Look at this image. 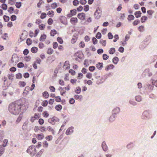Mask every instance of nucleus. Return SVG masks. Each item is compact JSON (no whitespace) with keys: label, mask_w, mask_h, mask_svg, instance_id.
Here are the masks:
<instances>
[{"label":"nucleus","mask_w":157,"mask_h":157,"mask_svg":"<svg viewBox=\"0 0 157 157\" xmlns=\"http://www.w3.org/2000/svg\"><path fill=\"white\" fill-rule=\"evenodd\" d=\"M23 106V105L19 101H16L10 104L8 109L11 113L18 115L21 112Z\"/></svg>","instance_id":"f257e3e1"},{"label":"nucleus","mask_w":157,"mask_h":157,"mask_svg":"<svg viewBox=\"0 0 157 157\" xmlns=\"http://www.w3.org/2000/svg\"><path fill=\"white\" fill-rule=\"evenodd\" d=\"M27 152L31 155H34L36 153L35 147L33 145L29 147L27 150Z\"/></svg>","instance_id":"f03ea898"},{"label":"nucleus","mask_w":157,"mask_h":157,"mask_svg":"<svg viewBox=\"0 0 157 157\" xmlns=\"http://www.w3.org/2000/svg\"><path fill=\"white\" fill-rule=\"evenodd\" d=\"M19 58L16 54H13L12 57L11 62L12 63H16L19 61Z\"/></svg>","instance_id":"7ed1b4c3"},{"label":"nucleus","mask_w":157,"mask_h":157,"mask_svg":"<svg viewBox=\"0 0 157 157\" xmlns=\"http://www.w3.org/2000/svg\"><path fill=\"white\" fill-rule=\"evenodd\" d=\"M40 117V116L38 113H35L33 116H32L30 119V121L33 123L36 120H38Z\"/></svg>","instance_id":"20e7f679"},{"label":"nucleus","mask_w":157,"mask_h":157,"mask_svg":"<svg viewBox=\"0 0 157 157\" xmlns=\"http://www.w3.org/2000/svg\"><path fill=\"white\" fill-rule=\"evenodd\" d=\"M59 20L62 24L65 25L67 24V19L65 16H60L59 17Z\"/></svg>","instance_id":"39448f33"},{"label":"nucleus","mask_w":157,"mask_h":157,"mask_svg":"<svg viewBox=\"0 0 157 157\" xmlns=\"http://www.w3.org/2000/svg\"><path fill=\"white\" fill-rule=\"evenodd\" d=\"M70 13L67 14V17H71L75 15L76 14V10L75 9L71 10Z\"/></svg>","instance_id":"423d86ee"},{"label":"nucleus","mask_w":157,"mask_h":157,"mask_svg":"<svg viewBox=\"0 0 157 157\" xmlns=\"http://www.w3.org/2000/svg\"><path fill=\"white\" fill-rule=\"evenodd\" d=\"M78 19L82 20H84L85 19L86 15L83 13H78L77 15Z\"/></svg>","instance_id":"0eeeda50"},{"label":"nucleus","mask_w":157,"mask_h":157,"mask_svg":"<svg viewBox=\"0 0 157 157\" xmlns=\"http://www.w3.org/2000/svg\"><path fill=\"white\" fill-rule=\"evenodd\" d=\"M70 22L73 25H75L78 22V20L77 17H72L70 20Z\"/></svg>","instance_id":"6e6552de"},{"label":"nucleus","mask_w":157,"mask_h":157,"mask_svg":"<svg viewBox=\"0 0 157 157\" xmlns=\"http://www.w3.org/2000/svg\"><path fill=\"white\" fill-rule=\"evenodd\" d=\"M95 78L97 79L96 83L97 84H99L103 82V79L101 77L97 76H96Z\"/></svg>","instance_id":"1a4fd4ad"},{"label":"nucleus","mask_w":157,"mask_h":157,"mask_svg":"<svg viewBox=\"0 0 157 157\" xmlns=\"http://www.w3.org/2000/svg\"><path fill=\"white\" fill-rule=\"evenodd\" d=\"M73 128H74L72 127L68 128L66 132V134L67 135L71 134L73 132Z\"/></svg>","instance_id":"9d476101"},{"label":"nucleus","mask_w":157,"mask_h":157,"mask_svg":"<svg viewBox=\"0 0 157 157\" xmlns=\"http://www.w3.org/2000/svg\"><path fill=\"white\" fill-rule=\"evenodd\" d=\"M48 121L50 123L52 124H54L55 122L57 121V119L55 117H53L52 118H50L48 120Z\"/></svg>","instance_id":"9b49d317"},{"label":"nucleus","mask_w":157,"mask_h":157,"mask_svg":"<svg viewBox=\"0 0 157 157\" xmlns=\"http://www.w3.org/2000/svg\"><path fill=\"white\" fill-rule=\"evenodd\" d=\"M36 137L38 140H41L44 138V135L43 133H41L36 135Z\"/></svg>","instance_id":"f8f14e48"},{"label":"nucleus","mask_w":157,"mask_h":157,"mask_svg":"<svg viewBox=\"0 0 157 157\" xmlns=\"http://www.w3.org/2000/svg\"><path fill=\"white\" fill-rule=\"evenodd\" d=\"M94 15L95 18L97 19L99 18L101 16V14L99 13V11L96 10L94 13Z\"/></svg>","instance_id":"ddd939ff"},{"label":"nucleus","mask_w":157,"mask_h":157,"mask_svg":"<svg viewBox=\"0 0 157 157\" xmlns=\"http://www.w3.org/2000/svg\"><path fill=\"white\" fill-rule=\"evenodd\" d=\"M102 147L104 151H106L108 150V147H107L105 143L103 142L102 144Z\"/></svg>","instance_id":"4468645a"},{"label":"nucleus","mask_w":157,"mask_h":157,"mask_svg":"<svg viewBox=\"0 0 157 157\" xmlns=\"http://www.w3.org/2000/svg\"><path fill=\"white\" fill-rule=\"evenodd\" d=\"M78 39V37L75 36H73L71 40V43L72 44L75 43Z\"/></svg>","instance_id":"2eb2a0df"},{"label":"nucleus","mask_w":157,"mask_h":157,"mask_svg":"<svg viewBox=\"0 0 157 157\" xmlns=\"http://www.w3.org/2000/svg\"><path fill=\"white\" fill-rule=\"evenodd\" d=\"M114 67V66L112 64H110L109 65L107 66L105 68V70L108 71L109 69H113Z\"/></svg>","instance_id":"dca6fc26"},{"label":"nucleus","mask_w":157,"mask_h":157,"mask_svg":"<svg viewBox=\"0 0 157 157\" xmlns=\"http://www.w3.org/2000/svg\"><path fill=\"white\" fill-rule=\"evenodd\" d=\"M103 67V63H98L96 64V67L99 70H101Z\"/></svg>","instance_id":"f3484780"},{"label":"nucleus","mask_w":157,"mask_h":157,"mask_svg":"<svg viewBox=\"0 0 157 157\" xmlns=\"http://www.w3.org/2000/svg\"><path fill=\"white\" fill-rule=\"evenodd\" d=\"M55 109L57 111H59L62 109V107L60 105H57L55 106Z\"/></svg>","instance_id":"a211bd4d"},{"label":"nucleus","mask_w":157,"mask_h":157,"mask_svg":"<svg viewBox=\"0 0 157 157\" xmlns=\"http://www.w3.org/2000/svg\"><path fill=\"white\" fill-rule=\"evenodd\" d=\"M47 15L51 17H53L54 15V12L52 10H50L48 12Z\"/></svg>","instance_id":"6ab92c4d"},{"label":"nucleus","mask_w":157,"mask_h":157,"mask_svg":"<svg viewBox=\"0 0 157 157\" xmlns=\"http://www.w3.org/2000/svg\"><path fill=\"white\" fill-rule=\"evenodd\" d=\"M64 67L66 69L69 68L70 64L68 61H66L64 64Z\"/></svg>","instance_id":"aec40b11"},{"label":"nucleus","mask_w":157,"mask_h":157,"mask_svg":"<svg viewBox=\"0 0 157 157\" xmlns=\"http://www.w3.org/2000/svg\"><path fill=\"white\" fill-rule=\"evenodd\" d=\"M141 13L140 11H138L135 12L134 14L135 15L136 17L138 18L141 17Z\"/></svg>","instance_id":"412c9836"},{"label":"nucleus","mask_w":157,"mask_h":157,"mask_svg":"<svg viewBox=\"0 0 157 157\" xmlns=\"http://www.w3.org/2000/svg\"><path fill=\"white\" fill-rule=\"evenodd\" d=\"M42 94L44 98L45 99L49 97V94L47 91H44L43 92Z\"/></svg>","instance_id":"4be33fe9"},{"label":"nucleus","mask_w":157,"mask_h":157,"mask_svg":"<svg viewBox=\"0 0 157 157\" xmlns=\"http://www.w3.org/2000/svg\"><path fill=\"white\" fill-rule=\"evenodd\" d=\"M82 96L81 95H75L74 96V98L76 100L79 99L81 100L82 98Z\"/></svg>","instance_id":"5701e85b"},{"label":"nucleus","mask_w":157,"mask_h":157,"mask_svg":"<svg viewBox=\"0 0 157 157\" xmlns=\"http://www.w3.org/2000/svg\"><path fill=\"white\" fill-rule=\"evenodd\" d=\"M54 52L53 50L51 48H48L47 49V52L49 55L52 54Z\"/></svg>","instance_id":"b1692460"},{"label":"nucleus","mask_w":157,"mask_h":157,"mask_svg":"<svg viewBox=\"0 0 157 157\" xmlns=\"http://www.w3.org/2000/svg\"><path fill=\"white\" fill-rule=\"evenodd\" d=\"M60 91V94L61 95L63 96L64 94H65L66 91L65 90H64L62 87H60L59 89Z\"/></svg>","instance_id":"393cba45"},{"label":"nucleus","mask_w":157,"mask_h":157,"mask_svg":"<svg viewBox=\"0 0 157 157\" xmlns=\"http://www.w3.org/2000/svg\"><path fill=\"white\" fill-rule=\"evenodd\" d=\"M2 145H0V156L2 155L4 152L5 148Z\"/></svg>","instance_id":"a878e982"},{"label":"nucleus","mask_w":157,"mask_h":157,"mask_svg":"<svg viewBox=\"0 0 157 157\" xmlns=\"http://www.w3.org/2000/svg\"><path fill=\"white\" fill-rule=\"evenodd\" d=\"M57 33L55 29L52 30L50 33V35L52 36H54Z\"/></svg>","instance_id":"bb28decb"},{"label":"nucleus","mask_w":157,"mask_h":157,"mask_svg":"<svg viewBox=\"0 0 157 157\" xmlns=\"http://www.w3.org/2000/svg\"><path fill=\"white\" fill-rule=\"evenodd\" d=\"M30 90V88L29 86H26L24 90V93H25L26 94H27L28 93Z\"/></svg>","instance_id":"cd10ccee"},{"label":"nucleus","mask_w":157,"mask_h":157,"mask_svg":"<svg viewBox=\"0 0 157 157\" xmlns=\"http://www.w3.org/2000/svg\"><path fill=\"white\" fill-rule=\"evenodd\" d=\"M47 130L49 131V132H52V133L53 134H55V131L53 129V128L51 127V126H48V127L47 128Z\"/></svg>","instance_id":"c85d7f7f"},{"label":"nucleus","mask_w":157,"mask_h":157,"mask_svg":"<svg viewBox=\"0 0 157 157\" xmlns=\"http://www.w3.org/2000/svg\"><path fill=\"white\" fill-rule=\"evenodd\" d=\"M147 19V17L146 16H143L141 18V21L142 23H144Z\"/></svg>","instance_id":"c756f323"},{"label":"nucleus","mask_w":157,"mask_h":157,"mask_svg":"<svg viewBox=\"0 0 157 157\" xmlns=\"http://www.w3.org/2000/svg\"><path fill=\"white\" fill-rule=\"evenodd\" d=\"M38 51V48L36 47H33L31 49V51L33 53H36Z\"/></svg>","instance_id":"7c9ffc66"},{"label":"nucleus","mask_w":157,"mask_h":157,"mask_svg":"<svg viewBox=\"0 0 157 157\" xmlns=\"http://www.w3.org/2000/svg\"><path fill=\"white\" fill-rule=\"evenodd\" d=\"M48 145V143L46 140L44 141L43 142V146L44 147L47 148Z\"/></svg>","instance_id":"2f4dec72"},{"label":"nucleus","mask_w":157,"mask_h":157,"mask_svg":"<svg viewBox=\"0 0 157 157\" xmlns=\"http://www.w3.org/2000/svg\"><path fill=\"white\" fill-rule=\"evenodd\" d=\"M109 52L110 54H113L115 52V48H111L109 50Z\"/></svg>","instance_id":"473e14b6"},{"label":"nucleus","mask_w":157,"mask_h":157,"mask_svg":"<svg viewBox=\"0 0 157 157\" xmlns=\"http://www.w3.org/2000/svg\"><path fill=\"white\" fill-rule=\"evenodd\" d=\"M48 101L46 100L43 101L41 104V105L44 107H46L48 104Z\"/></svg>","instance_id":"72a5a7b5"},{"label":"nucleus","mask_w":157,"mask_h":157,"mask_svg":"<svg viewBox=\"0 0 157 157\" xmlns=\"http://www.w3.org/2000/svg\"><path fill=\"white\" fill-rule=\"evenodd\" d=\"M42 115L44 117L47 118L49 116V114L47 111H45L43 113Z\"/></svg>","instance_id":"f704fd0d"},{"label":"nucleus","mask_w":157,"mask_h":157,"mask_svg":"<svg viewBox=\"0 0 157 157\" xmlns=\"http://www.w3.org/2000/svg\"><path fill=\"white\" fill-rule=\"evenodd\" d=\"M118 61V58L117 57H114L113 59V62L114 64H117Z\"/></svg>","instance_id":"c9c22d12"},{"label":"nucleus","mask_w":157,"mask_h":157,"mask_svg":"<svg viewBox=\"0 0 157 157\" xmlns=\"http://www.w3.org/2000/svg\"><path fill=\"white\" fill-rule=\"evenodd\" d=\"M13 11L14 8L12 7L9 8L8 9V11L10 13H12L13 12Z\"/></svg>","instance_id":"e433bc0d"},{"label":"nucleus","mask_w":157,"mask_h":157,"mask_svg":"<svg viewBox=\"0 0 157 157\" xmlns=\"http://www.w3.org/2000/svg\"><path fill=\"white\" fill-rule=\"evenodd\" d=\"M134 17L132 15H129L128 16V21H131L133 20L134 19Z\"/></svg>","instance_id":"4c0bfd02"},{"label":"nucleus","mask_w":157,"mask_h":157,"mask_svg":"<svg viewBox=\"0 0 157 157\" xmlns=\"http://www.w3.org/2000/svg\"><path fill=\"white\" fill-rule=\"evenodd\" d=\"M3 18L4 19L5 21L6 22H8L10 20L9 17L8 16L5 15L3 16Z\"/></svg>","instance_id":"58836bf2"},{"label":"nucleus","mask_w":157,"mask_h":157,"mask_svg":"<svg viewBox=\"0 0 157 157\" xmlns=\"http://www.w3.org/2000/svg\"><path fill=\"white\" fill-rule=\"evenodd\" d=\"M19 85L20 86L23 87H24L26 85V83L25 82L23 81H21L19 82Z\"/></svg>","instance_id":"ea45409f"},{"label":"nucleus","mask_w":157,"mask_h":157,"mask_svg":"<svg viewBox=\"0 0 157 157\" xmlns=\"http://www.w3.org/2000/svg\"><path fill=\"white\" fill-rule=\"evenodd\" d=\"M55 98V101L57 102H60L61 101L60 97L59 96H56Z\"/></svg>","instance_id":"a19ab883"},{"label":"nucleus","mask_w":157,"mask_h":157,"mask_svg":"<svg viewBox=\"0 0 157 157\" xmlns=\"http://www.w3.org/2000/svg\"><path fill=\"white\" fill-rule=\"evenodd\" d=\"M2 8L4 10H6L7 8V5L4 3L2 5Z\"/></svg>","instance_id":"79ce46f5"},{"label":"nucleus","mask_w":157,"mask_h":157,"mask_svg":"<svg viewBox=\"0 0 157 157\" xmlns=\"http://www.w3.org/2000/svg\"><path fill=\"white\" fill-rule=\"evenodd\" d=\"M57 40L58 42L61 44H62L63 43V40L62 39L61 37H58L57 39Z\"/></svg>","instance_id":"37998d69"},{"label":"nucleus","mask_w":157,"mask_h":157,"mask_svg":"<svg viewBox=\"0 0 157 157\" xmlns=\"http://www.w3.org/2000/svg\"><path fill=\"white\" fill-rule=\"evenodd\" d=\"M7 77L9 79L12 80L13 79L14 75L13 74H9L8 75Z\"/></svg>","instance_id":"c03bdc74"},{"label":"nucleus","mask_w":157,"mask_h":157,"mask_svg":"<svg viewBox=\"0 0 157 157\" xmlns=\"http://www.w3.org/2000/svg\"><path fill=\"white\" fill-rule=\"evenodd\" d=\"M100 43L102 44V45L105 46L106 44V40H100Z\"/></svg>","instance_id":"a18cd8bd"},{"label":"nucleus","mask_w":157,"mask_h":157,"mask_svg":"<svg viewBox=\"0 0 157 157\" xmlns=\"http://www.w3.org/2000/svg\"><path fill=\"white\" fill-rule=\"evenodd\" d=\"M8 143V141L7 139H5L3 141V143L2 144V146L3 147H5L7 145V144Z\"/></svg>","instance_id":"49530a36"},{"label":"nucleus","mask_w":157,"mask_h":157,"mask_svg":"<svg viewBox=\"0 0 157 157\" xmlns=\"http://www.w3.org/2000/svg\"><path fill=\"white\" fill-rule=\"evenodd\" d=\"M26 43L28 45H29L32 43V40L31 39L28 38L26 40Z\"/></svg>","instance_id":"de8ad7c7"},{"label":"nucleus","mask_w":157,"mask_h":157,"mask_svg":"<svg viewBox=\"0 0 157 157\" xmlns=\"http://www.w3.org/2000/svg\"><path fill=\"white\" fill-rule=\"evenodd\" d=\"M39 28L41 30H43L45 28V25H44L42 24L40 25H39Z\"/></svg>","instance_id":"09e8293b"},{"label":"nucleus","mask_w":157,"mask_h":157,"mask_svg":"<svg viewBox=\"0 0 157 157\" xmlns=\"http://www.w3.org/2000/svg\"><path fill=\"white\" fill-rule=\"evenodd\" d=\"M16 7L17 8H19L21 6V3L20 2H17L15 4Z\"/></svg>","instance_id":"8fccbe9b"},{"label":"nucleus","mask_w":157,"mask_h":157,"mask_svg":"<svg viewBox=\"0 0 157 157\" xmlns=\"http://www.w3.org/2000/svg\"><path fill=\"white\" fill-rule=\"evenodd\" d=\"M46 38V36L45 35H43L41 36L40 38V40L44 41Z\"/></svg>","instance_id":"3c124183"},{"label":"nucleus","mask_w":157,"mask_h":157,"mask_svg":"<svg viewBox=\"0 0 157 157\" xmlns=\"http://www.w3.org/2000/svg\"><path fill=\"white\" fill-rule=\"evenodd\" d=\"M46 14L45 13H42L40 16V18L42 19H44L46 17Z\"/></svg>","instance_id":"603ef678"},{"label":"nucleus","mask_w":157,"mask_h":157,"mask_svg":"<svg viewBox=\"0 0 157 157\" xmlns=\"http://www.w3.org/2000/svg\"><path fill=\"white\" fill-rule=\"evenodd\" d=\"M79 2L78 0H74L73 2V4L74 6H77L79 4Z\"/></svg>","instance_id":"864d4df0"},{"label":"nucleus","mask_w":157,"mask_h":157,"mask_svg":"<svg viewBox=\"0 0 157 157\" xmlns=\"http://www.w3.org/2000/svg\"><path fill=\"white\" fill-rule=\"evenodd\" d=\"M17 66L18 68H22L24 67V65L23 63L20 62L17 64Z\"/></svg>","instance_id":"5fc2aeb1"},{"label":"nucleus","mask_w":157,"mask_h":157,"mask_svg":"<svg viewBox=\"0 0 157 157\" xmlns=\"http://www.w3.org/2000/svg\"><path fill=\"white\" fill-rule=\"evenodd\" d=\"M52 136L51 135L45 137V139L46 140L50 141L52 140Z\"/></svg>","instance_id":"6e6d98bb"},{"label":"nucleus","mask_w":157,"mask_h":157,"mask_svg":"<svg viewBox=\"0 0 157 157\" xmlns=\"http://www.w3.org/2000/svg\"><path fill=\"white\" fill-rule=\"evenodd\" d=\"M92 74L90 73L89 72L86 74V77L88 79H90L92 77Z\"/></svg>","instance_id":"4d7b16f0"},{"label":"nucleus","mask_w":157,"mask_h":157,"mask_svg":"<svg viewBox=\"0 0 157 157\" xmlns=\"http://www.w3.org/2000/svg\"><path fill=\"white\" fill-rule=\"evenodd\" d=\"M140 21L138 20H135L133 22L132 24L133 25L135 26L137 25Z\"/></svg>","instance_id":"13d9d810"},{"label":"nucleus","mask_w":157,"mask_h":157,"mask_svg":"<svg viewBox=\"0 0 157 157\" xmlns=\"http://www.w3.org/2000/svg\"><path fill=\"white\" fill-rule=\"evenodd\" d=\"M53 48L54 49L56 48L58 46V44L56 42H54L52 44Z\"/></svg>","instance_id":"bf43d9fd"},{"label":"nucleus","mask_w":157,"mask_h":157,"mask_svg":"<svg viewBox=\"0 0 157 157\" xmlns=\"http://www.w3.org/2000/svg\"><path fill=\"white\" fill-rule=\"evenodd\" d=\"M79 46L81 48H83L85 47V44L84 42L81 41L79 44Z\"/></svg>","instance_id":"052dcab7"},{"label":"nucleus","mask_w":157,"mask_h":157,"mask_svg":"<svg viewBox=\"0 0 157 157\" xmlns=\"http://www.w3.org/2000/svg\"><path fill=\"white\" fill-rule=\"evenodd\" d=\"M135 99L137 101L139 102L141 100V97L140 96H137L135 97Z\"/></svg>","instance_id":"680f3d73"},{"label":"nucleus","mask_w":157,"mask_h":157,"mask_svg":"<svg viewBox=\"0 0 157 157\" xmlns=\"http://www.w3.org/2000/svg\"><path fill=\"white\" fill-rule=\"evenodd\" d=\"M53 20L51 18H49L48 20V23L49 25H51L52 24Z\"/></svg>","instance_id":"e2e57ef3"},{"label":"nucleus","mask_w":157,"mask_h":157,"mask_svg":"<svg viewBox=\"0 0 157 157\" xmlns=\"http://www.w3.org/2000/svg\"><path fill=\"white\" fill-rule=\"evenodd\" d=\"M89 6L88 5H86L84 6V10L85 12H87L89 10Z\"/></svg>","instance_id":"0e129e2a"},{"label":"nucleus","mask_w":157,"mask_h":157,"mask_svg":"<svg viewBox=\"0 0 157 157\" xmlns=\"http://www.w3.org/2000/svg\"><path fill=\"white\" fill-rule=\"evenodd\" d=\"M115 119V116L113 115H111L109 118V121L110 122L113 121Z\"/></svg>","instance_id":"69168bd1"},{"label":"nucleus","mask_w":157,"mask_h":157,"mask_svg":"<svg viewBox=\"0 0 157 157\" xmlns=\"http://www.w3.org/2000/svg\"><path fill=\"white\" fill-rule=\"evenodd\" d=\"M144 27L143 26H140L138 28V29L140 32H142L144 30Z\"/></svg>","instance_id":"338daca9"},{"label":"nucleus","mask_w":157,"mask_h":157,"mask_svg":"<svg viewBox=\"0 0 157 157\" xmlns=\"http://www.w3.org/2000/svg\"><path fill=\"white\" fill-rule=\"evenodd\" d=\"M103 59L104 60H107L109 58V56L106 54H103L102 56Z\"/></svg>","instance_id":"774afa93"}]
</instances>
